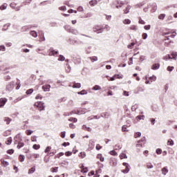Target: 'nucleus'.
Wrapping results in <instances>:
<instances>
[{
  "label": "nucleus",
  "instance_id": "obj_1",
  "mask_svg": "<svg viewBox=\"0 0 177 177\" xmlns=\"http://www.w3.org/2000/svg\"><path fill=\"white\" fill-rule=\"evenodd\" d=\"M93 32H96L97 34H102L103 31H104V28H103V26L95 25L93 28Z\"/></svg>",
  "mask_w": 177,
  "mask_h": 177
},
{
  "label": "nucleus",
  "instance_id": "obj_2",
  "mask_svg": "<svg viewBox=\"0 0 177 177\" xmlns=\"http://www.w3.org/2000/svg\"><path fill=\"white\" fill-rule=\"evenodd\" d=\"M48 56H54L55 57H59V51L55 50L53 48H50L48 50Z\"/></svg>",
  "mask_w": 177,
  "mask_h": 177
},
{
  "label": "nucleus",
  "instance_id": "obj_3",
  "mask_svg": "<svg viewBox=\"0 0 177 177\" xmlns=\"http://www.w3.org/2000/svg\"><path fill=\"white\" fill-rule=\"evenodd\" d=\"M146 142V137H143L141 140L138 141V143L136 144V147H145Z\"/></svg>",
  "mask_w": 177,
  "mask_h": 177
},
{
  "label": "nucleus",
  "instance_id": "obj_4",
  "mask_svg": "<svg viewBox=\"0 0 177 177\" xmlns=\"http://www.w3.org/2000/svg\"><path fill=\"white\" fill-rule=\"evenodd\" d=\"M15 88V82H9L6 86V91L8 92H12Z\"/></svg>",
  "mask_w": 177,
  "mask_h": 177
},
{
  "label": "nucleus",
  "instance_id": "obj_5",
  "mask_svg": "<svg viewBox=\"0 0 177 177\" xmlns=\"http://www.w3.org/2000/svg\"><path fill=\"white\" fill-rule=\"evenodd\" d=\"M73 114H81V110H73L71 112H64V117H69V115H73Z\"/></svg>",
  "mask_w": 177,
  "mask_h": 177
},
{
  "label": "nucleus",
  "instance_id": "obj_6",
  "mask_svg": "<svg viewBox=\"0 0 177 177\" xmlns=\"http://www.w3.org/2000/svg\"><path fill=\"white\" fill-rule=\"evenodd\" d=\"M35 106L39 109V111H42V110H45V103L39 101L35 104Z\"/></svg>",
  "mask_w": 177,
  "mask_h": 177
},
{
  "label": "nucleus",
  "instance_id": "obj_7",
  "mask_svg": "<svg viewBox=\"0 0 177 177\" xmlns=\"http://www.w3.org/2000/svg\"><path fill=\"white\" fill-rule=\"evenodd\" d=\"M8 102V99L5 97L0 98V108L3 107L5 104H6V102Z\"/></svg>",
  "mask_w": 177,
  "mask_h": 177
},
{
  "label": "nucleus",
  "instance_id": "obj_8",
  "mask_svg": "<svg viewBox=\"0 0 177 177\" xmlns=\"http://www.w3.org/2000/svg\"><path fill=\"white\" fill-rule=\"evenodd\" d=\"M42 89L44 92H49L50 91V84H46L42 86Z\"/></svg>",
  "mask_w": 177,
  "mask_h": 177
},
{
  "label": "nucleus",
  "instance_id": "obj_9",
  "mask_svg": "<svg viewBox=\"0 0 177 177\" xmlns=\"http://www.w3.org/2000/svg\"><path fill=\"white\" fill-rule=\"evenodd\" d=\"M170 34H171L170 36L168 37H165V41H168L169 40V38H175V37H176V32H170Z\"/></svg>",
  "mask_w": 177,
  "mask_h": 177
},
{
  "label": "nucleus",
  "instance_id": "obj_10",
  "mask_svg": "<svg viewBox=\"0 0 177 177\" xmlns=\"http://www.w3.org/2000/svg\"><path fill=\"white\" fill-rule=\"evenodd\" d=\"M88 147L91 150L93 149V147H95V141H93V140L89 141Z\"/></svg>",
  "mask_w": 177,
  "mask_h": 177
},
{
  "label": "nucleus",
  "instance_id": "obj_11",
  "mask_svg": "<svg viewBox=\"0 0 177 177\" xmlns=\"http://www.w3.org/2000/svg\"><path fill=\"white\" fill-rule=\"evenodd\" d=\"M90 6H96L97 5V1L96 0H91L89 1Z\"/></svg>",
  "mask_w": 177,
  "mask_h": 177
},
{
  "label": "nucleus",
  "instance_id": "obj_12",
  "mask_svg": "<svg viewBox=\"0 0 177 177\" xmlns=\"http://www.w3.org/2000/svg\"><path fill=\"white\" fill-rule=\"evenodd\" d=\"M152 70H158L160 68V64H154L151 67Z\"/></svg>",
  "mask_w": 177,
  "mask_h": 177
},
{
  "label": "nucleus",
  "instance_id": "obj_13",
  "mask_svg": "<svg viewBox=\"0 0 177 177\" xmlns=\"http://www.w3.org/2000/svg\"><path fill=\"white\" fill-rule=\"evenodd\" d=\"M1 162L3 165V167H8L9 165V162L6 161L5 159H1Z\"/></svg>",
  "mask_w": 177,
  "mask_h": 177
},
{
  "label": "nucleus",
  "instance_id": "obj_14",
  "mask_svg": "<svg viewBox=\"0 0 177 177\" xmlns=\"http://www.w3.org/2000/svg\"><path fill=\"white\" fill-rule=\"evenodd\" d=\"M21 147H24V142L19 141L18 145L17 146V149H21Z\"/></svg>",
  "mask_w": 177,
  "mask_h": 177
},
{
  "label": "nucleus",
  "instance_id": "obj_15",
  "mask_svg": "<svg viewBox=\"0 0 177 177\" xmlns=\"http://www.w3.org/2000/svg\"><path fill=\"white\" fill-rule=\"evenodd\" d=\"M67 43L69 44V45H75V39H73L71 38H70L67 40Z\"/></svg>",
  "mask_w": 177,
  "mask_h": 177
},
{
  "label": "nucleus",
  "instance_id": "obj_16",
  "mask_svg": "<svg viewBox=\"0 0 177 177\" xmlns=\"http://www.w3.org/2000/svg\"><path fill=\"white\" fill-rule=\"evenodd\" d=\"M30 35H32V37L34 38H37L38 37V34L35 30L30 31Z\"/></svg>",
  "mask_w": 177,
  "mask_h": 177
},
{
  "label": "nucleus",
  "instance_id": "obj_17",
  "mask_svg": "<svg viewBox=\"0 0 177 177\" xmlns=\"http://www.w3.org/2000/svg\"><path fill=\"white\" fill-rule=\"evenodd\" d=\"M4 122H6L7 125H9L12 122V119H10V118H5Z\"/></svg>",
  "mask_w": 177,
  "mask_h": 177
},
{
  "label": "nucleus",
  "instance_id": "obj_18",
  "mask_svg": "<svg viewBox=\"0 0 177 177\" xmlns=\"http://www.w3.org/2000/svg\"><path fill=\"white\" fill-rule=\"evenodd\" d=\"M100 89H102V87L99 85H95L92 88L93 91H100Z\"/></svg>",
  "mask_w": 177,
  "mask_h": 177
},
{
  "label": "nucleus",
  "instance_id": "obj_19",
  "mask_svg": "<svg viewBox=\"0 0 177 177\" xmlns=\"http://www.w3.org/2000/svg\"><path fill=\"white\" fill-rule=\"evenodd\" d=\"M72 88H81V84L80 83H74V84L72 86Z\"/></svg>",
  "mask_w": 177,
  "mask_h": 177
},
{
  "label": "nucleus",
  "instance_id": "obj_20",
  "mask_svg": "<svg viewBox=\"0 0 177 177\" xmlns=\"http://www.w3.org/2000/svg\"><path fill=\"white\" fill-rule=\"evenodd\" d=\"M10 27V24H6L3 27V31H6Z\"/></svg>",
  "mask_w": 177,
  "mask_h": 177
},
{
  "label": "nucleus",
  "instance_id": "obj_21",
  "mask_svg": "<svg viewBox=\"0 0 177 177\" xmlns=\"http://www.w3.org/2000/svg\"><path fill=\"white\" fill-rule=\"evenodd\" d=\"M66 60V57H64L62 55H59L58 61L59 62H64Z\"/></svg>",
  "mask_w": 177,
  "mask_h": 177
},
{
  "label": "nucleus",
  "instance_id": "obj_22",
  "mask_svg": "<svg viewBox=\"0 0 177 177\" xmlns=\"http://www.w3.org/2000/svg\"><path fill=\"white\" fill-rule=\"evenodd\" d=\"M25 158H26V157L24 155H20L19 156V160L20 162H24Z\"/></svg>",
  "mask_w": 177,
  "mask_h": 177
},
{
  "label": "nucleus",
  "instance_id": "obj_23",
  "mask_svg": "<svg viewBox=\"0 0 177 177\" xmlns=\"http://www.w3.org/2000/svg\"><path fill=\"white\" fill-rule=\"evenodd\" d=\"M118 5L119 6H116L117 9H118V8H122V5H124V1H118Z\"/></svg>",
  "mask_w": 177,
  "mask_h": 177
},
{
  "label": "nucleus",
  "instance_id": "obj_24",
  "mask_svg": "<svg viewBox=\"0 0 177 177\" xmlns=\"http://www.w3.org/2000/svg\"><path fill=\"white\" fill-rule=\"evenodd\" d=\"M131 10V6H127L126 9L124 10V14L127 15L128 13H129V10Z\"/></svg>",
  "mask_w": 177,
  "mask_h": 177
},
{
  "label": "nucleus",
  "instance_id": "obj_25",
  "mask_svg": "<svg viewBox=\"0 0 177 177\" xmlns=\"http://www.w3.org/2000/svg\"><path fill=\"white\" fill-rule=\"evenodd\" d=\"M171 59H174V60H176V59H177V53H171Z\"/></svg>",
  "mask_w": 177,
  "mask_h": 177
},
{
  "label": "nucleus",
  "instance_id": "obj_26",
  "mask_svg": "<svg viewBox=\"0 0 177 177\" xmlns=\"http://www.w3.org/2000/svg\"><path fill=\"white\" fill-rule=\"evenodd\" d=\"M162 174L163 175H165L166 174H168V169L167 167H163L162 169Z\"/></svg>",
  "mask_w": 177,
  "mask_h": 177
},
{
  "label": "nucleus",
  "instance_id": "obj_27",
  "mask_svg": "<svg viewBox=\"0 0 177 177\" xmlns=\"http://www.w3.org/2000/svg\"><path fill=\"white\" fill-rule=\"evenodd\" d=\"M136 119L137 120V121H140V120H145V115H138Z\"/></svg>",
  "mask_w": 177,
  "mask_h": 177
},
{
  "label": "nucleus",
  "instance_id": "obj_28",
  "mask_svg": "<svg viewBox=\"0 0 177 177\" xmlns=\"http://www.w3.org/2000/svg\"><path fill=\"white\" fill-rule=\"evenodd\" d=\"M79 157H81V158H85V157H86V153L85 152H80L79 153Z\"/></svg>",
  "mask_w": 177,
  "mask_h": 177
},
{
  "label": "nucleus",
  "instance_id": "obj_29",
  "mask_svg": "<svg viewBox=\"0 0 177 177\" xmlns=\"http://www.w3.org/2000/svg\"><path fill=\"white\" fill-rule=\"evenodd\" d=\"M88 91L86 90H82V91H80L77 93V95H87Z\"/></svg>",
  "mask_w": 177,
  "mask_h": 177
},
{
  "label": "nucleus",
  "instance_id": "obj_30",
  "mask_svg": "<svg viewBox=\"0 0 177 177\" xmlns=\"http://www.w3.org/2000/svg\"><path fill=\"white\" fill-rule=\"evenodd\" d=\"M77 110H80V114H85V113L88 112V111H91V110H86V109H77Z\"/></svg>",
  "mask_w": 177,
  "mask_h": 177
},
{
  "label": "nucleus",
  "instance_id": "obj_31",
  "mask_svg": "<svg viewBox=\"0 0 177 177\" xmlns=\"http://www.w3.org/2000/svg\"><path fill=\"white\" fill-rule=\"evenodd\" d=\"M122 172L123 174H128V172H129V167H126L125 169H122Z\"/></svg>",
  "mask_w": 177,
  "mask_h": 177
},
{
  "label": "nucleus",
  "instance_id": "obj_32",
  "mask_svg": "<svg viewBox=\"0 0 177 177\" xmlns=\"http://www.w3.org/2000/svg\"><path fill=\"white\" fill-rule=\"evenodd\" d=\"M8 8V4L4 3L1 6H0L1 10H5Z\"/></svg>",
  "mask_w": 177,
  "mask_h": 177
},
{
  "label": "nucleus",
  "instance_id": "obj_33",
  "mask_svg": "<svg viewBox=\"0 0 177 177\" xmlns=\"http://www.w3.org/2000/svg\"><path fill=\"white\" fill-rule=\"evenodd\" d=\"M130 30H133V31H138V26L135 25H131L130 26Z\"/></svg>",
  "mask_w": 177,
  "mask_h": 177
},
{
  "label": "nucleus",
  "instance_id": "obj_34",
  "mask_svg": "<svg viewBox=\"0 0 177 177\" xmlns=\"http://www.w3.org/2000/svg\"><path fill=\"white\" fill-rule=\"evenodd\" d=\"M90 60L93 63V62H97V57H90Z\"/></svg>",
  "mask_w": 177,
  "mask_h": 177
},
{
  "label": "nucleus",
  "instance_id": "obj_35",
  "mask_svg": "<svg viewBox=\"0 0 177 177\" xmlns=\"http://www.w3.org/2000/svg\"><path fill=\"white\" fill-rule=\"evenodd\" d=\"M40 147H41V146L39 145H37V144H35L32 146V149H34L35 150H38V149H39Z\"/></svg>",
  "mask_w": 177,
  "mask_h": 177
},
{
  "label": "nucleus",
  "instance_id": "obj_36",
  "mask_svg": "<svg viewBox=\"0 0 177 177\" xmlns=\"http://www.w3.org/2000/svg\"><path fill=\"white\" fill-rule=\"evenodd\" d=\"M68 121H70L71 122H77L78 120L75 118H71L68 119Z\"/></svg>",
  "mask_w": 177,
  "mask_h": 177
},
{
  "label": "nucleus",
  "instance_id": "obj_37",
  "mask_svg": "<svg viewBox=\"0 0 177 177\" xmlns=\"http://www.w3.org/2000/svg\"><path fill=\"white\" fill-rule=\"evenodd\" d=\"M34 131L28 129L26 131V135H28V136H30V135H31L32 133H33Z\"/></svg>",
  "mask_w": 177,
  "mask_h": 177
},
{
  "label": "nucleus",
  "instance_id": "obj_38",
  "mask_svg": "<svg viewBox=\"0 0 177 177\" xmlns=\"http://www.w3.org/2000/svg\"><path fill=\"white\" fill-rule=\"evenodd\" d=\"M17 85L16 89H20V86H21V84H20V80L17 79Z\"/></svg>",
  "mask_w": 177,
  "mask_h": 177
},
{
  "label": "nucleus",
  "instance_id": "obj_39",
  "mask_svg": "<svg viewBox=\"0 0 177 177\" xmlns=\"http://www.w3.org/2000/svg\"><path fill=\"white\" fill-rule=\"evenodd\" d=\"M34 92V89L30 88L26 91V95H31Z\"/></svg>",
  "mask_w": 177,
  "mask_h": 177
},
{
  "label": "nucleus",
  "instance_id": "obj_40",
  "mask_svg": "<svg viewBox=\"0 0 177 177\" xmlns=\"http://www.w3.org/2000/svg\"><path fill=\"white\" fill-rule=\"evenodd\" d=\"M158 19L160 20H164V19H165V14H160L159 16H158Z\"/></svg>",
  "mask_w": 177,
  "mask_h": 177
},
{
  "label": "nucleus",
  "instance_id": "obj_41",
  "mask_svg": "<svg viewBox=\"0 0 177 177\" xmlns=\"http://www.w3.org/2000/svg\"><path fill=\"white\" fill-rule=\"evenodd\" d=\"M70 32H71L72 34H74L75 35H77L78 34V30L75 29H72L70 30Z\"/></svg>",
  "mask_w": 177,
  "mask_h": 177
},
{
  "label": "nucleus",
  "instance_id": "obj_42",
  "mask_svg": "<svg viewBox=\"0 0 177 177\" xmlns=\"http://www.w3.org/2000/svg\"><path fill=\"white\" fill-rule=\"evenodd\" d=\"M35 172V167H32L28 170V174H34Z\"/></svg>",
  "mask_w": 177,
  "mask_h": 177
},
{
  "label": "nucleus",
  "instance_id": "obj_43",
  "mask_svg": "<svg viewBox=\"0 0 177 177\" xmlns=\"http://www.w3.org/2000/svg\"><path fill=\"white\" fill-rule=\"evenodd\" d=\"M140 136H142V133H140V132H137L134 135V138H140Z\"/></svg>",
  "mask_w": 177,
  "mask_h": 177
},
{
  "label": "nucleus",
  "instance_id": "obj_44",
  "mask_svg": "<svg viewBox=\"0 0 177 177\" xmlns=\"http://www.w3.org/2000/svg\"><path fill=\"white\" fill-rule=\"evenodd\" d=\"M124 24H131V20L126 19L123 21Z\"/></svg>",
  "mask_w": 177,
  "mask_h": 177
},
{
  "label": "nucleus",
  "instance_id": "obj_45",
  "mask_svg": "<svg viewBox=\"0 0 177 177\" xmlns=\"http://www.w3.org/2000/svg\"><path fill=\"white\" fill-rule=\"evenodd\" d=\"M167 145L169 146H174V140H172V139H169L167 142Z\"/></svg>",
  "mask_w": 177,
  "mask_h": 177
},
{
  "label": "nucleus",
  "instance_id": "obj_46",
  "mask_svg": "<svg viewBox=\"0 0 177 177\" xmlns=\"http://www.w3.org/2000/svg\"><path fill=\"white\" fill-rule=\"evenodd\" d=\"M17 5V4H16V3L12 2V3H11L10 4V8H12V9H15V8H16Z\"/></svg>",
  "mask_w": 177,
  "mask_h": 177
},
{
  "label": "nucleus",
  "instance_id": "obj_47",
  "mask_svg": "<svg viewBox=\"0 0 177 177\" xmlns=\"http://www.w3.org/2000/svg\"><path fill=\"white\" fill-rule=\"evenodd\" d=\"M12 138L10 137L8 140L6 142V145H11L12 144Z\"/></svg>",
  "mask_w": 177,
  "mask_h": 177
},
{
  "label": "nucleus",
  "instance_id": "obj_48",
  "mask_svg": "<svg viewBox=\"0 0 177 177\" xmlns=\"http://www.w3.org/2000/svg\"><path fill=\"white\" fill-rule=\"evenodd\" d=\"M74 42H75V45H81L82 44H84V42L81 41L75 40V39Z\"/></svg>",
  "mask_w": 177,
  "mask_h": 177
},
{
  "label": "nucleus",
  "instance_id": "obj_49",
  "mask_svg": "<svg viewBox=\"0 0 177 177\" xmlns=\"http://www.w3.org/2000/svg\"><path fill=\"white\" fill-rule=\"evenodd\" d=\"M153 166L151 163H147V168H148V169H151V168H153Z\"/></svg>",
  "mask_w": 177,
  "mask_h": 177
},
{
  "label": "nucleus",
  "instance_id": "obj_50",
  "mask_svg": "<svg viewBox=\"0 0 177 177\" xmlns=\"http://www.w3.org/2000/svg\"><path fill=\"white\" fill-rule=\"evenodd\" d=\"M1 50L2 52H5V50H6V48L5 47V46H3V45L0 46V51Z\"/></svg>",
  "mask_w": 177,
  "mask_h": 177
},
{
  "label": "nucleus",
  "instance_id": "obj_51",
  "mask_svg": "<svg viewBox=\"0 0 177 177\" xmlns=\"http://www.w3.org/2000/svg\"><path fill=\"white\" fill-rule=\"evenodd\" d=\"M65 156H66V157H70V156H73V152H71V151H66L65 153Z\"/></svg>",
  "mask_w": 177,
  "mask_h": 177
},
{
  "label": "nucleus",
  "instance_id": "obj_52",
  "mask_svg": "<svg viewBox=\"0 0 177 177\" xmlns=\"http://www.w3.org/2000/svg\"><path fill=\"white\" fill-rule=\"evenodd\" d=\"M104 30H106V31H110L111 28L109 25H105L104 28H103Z\"/></svg>",
  "mask_w": 177,
  "mask_h": 177
},
{
  "label": "nucleus",
  "instance_id": "obj_53",
  "mask_svg": "<svg viewBox=\"0 0 177 177\" xmlns=\"http://www.w3.org/2000/svg\"><path fill=\"white\" fill-rule=\"evenodd\" d=\"M120 158H121V160H122L124 158H128V156H127V154H125V153H122L120 155Z\"/></svg>",
  "mask_w": 177,
  "mask_h": 177
},
{
  "label": "nucleus",
  "instance_id": "obj_54",
  "mask_svg": "<svg viewBox=\"0 0 177 177\" xmlns=\"http://www.w3.org/2000/svg\"><path fill=\"white\" fill-rule=\"evenodd\" d=\"M57 169H59V167H53L51 169V172H57Z\"/></svg>",
  "mask_w": 177,
  "mask_h": 177
},
{
  "label": "nucleus",
  "instance_id": "obj_55",
  "mask_svg": "<svg viewBox=\"0 0 177 177\" xmlns=\"http://www.w3.org/2000/svg\"><path fill=\"white\" fill-rule=\"evenodd\" d=\"M138 23L139 24H146V22L143 21L142 18L139 19Z\"/></svg>",
  "mask_w": 177,
  "mask_h": 177
},
{
  "label": "nucleus",
  "instance_id": "obj_56",
  "mask_svg": "<svg viewBox=\"0 0 177 177\" xmlns=\"http://www.w3.org/2000/svg\"><path fill=\"white\" fill-rule=\"evenodd\" d=\"M145 30H149L150 28H151V26L150 25H146L144 26Z\"/></svg>",
  "mask_w": 177,
  "mask_h": 177
},
{
  "label": "nucleus",
  "instance_id": "obj_57",
  "mask_svg": "<svg viewBox=\"0 0 177 177\" xmlns=\"http://www.w3.org/2000/svg\"><path fill=\"white\" fill-rule=\"evenodd\" d=\"M52 149V147H47L46 148V149L44 150V153H48V151H50V149Z\"/></svg>",
  "mask_w": 177,
  "mask_h": 177
},
{
  "label": "nucleus",
  "instance_id": "obj_58",
  "mask_svg": "<svg viewBox=\"0 0 177 177\" xmlns=\"http://www.w3.org/2000/svg\"><path fill=\"white\" fill-rule=\"evenodd\" d=\"M156 154H161L162 153V151L161 150V149H157L156 150Z\"/></svg>",
  "mask_w": 177,
  "mask_h": 177
},
{
  "label": "nucleus",
  "instance_id": "obj_59",
  "mask_svg": "<svg viewBox=\"0 0 177 177\" xmlns=\"http://www.w3.org/2000/svg\"><path fill=\"white\" fill-rule=\"evenodd\" d=\"M13 153H15V150L13 149H9L7 151L8 154H13Z\"/></svg>",
  "mask_w": 177,
  "mask_h": 177
},
{
  "label": "nucleus",
  "instance_id": "obj_60",
  "mask_svg": "<svg viewBox=\"0 0 177 177\" xmlns=\"http://www.w3.org/2000/svg\"><path fill=\"white\" fill-rule=\"evenodd\" d=\"M168 59H171V55H167L163 57L164 60H167Z\"/></svg>",
  "mask_w": 177,
  "mask_h": 177
},
{
  "label": "nucleus",
  "instance_id": "obj_61",
  "mask_svg": "<svg viewBox=\"0 0 177 177\" xmlns=\"http://www.w3.org/2000/svg\"><path fill=\"white\" fill-rule=\"evenodd\" d=\"M147 33H143L142 34V39H147Z\"/></svg>",
  "mask_w": 177,
  "mask_h": 177
},
{
  "label": "nucleus",
  "instance_id": "obj_62",
  "mask_svg": "<svg viewBox=\"0 0 177 177\" xmlns=\"http://www.w3.org/2000/svg\"><path fill=\"white\" fill-rule=\"evenodd\" d=\"M31 141L37 142V136H34L31 137Z\"/></svg>",
  "mask_w": 177,
  "mask_h": 177
},
{
  "label": "nucleus",
  "instance_id": "obj_63",
  "mask_svg": "<svg viewBox=\"0 0 177 177\" xmlns=\"http://www.w3.org/2000/svg\"><path fill=\"white\" fill-rule=\"evenodd\" d=\"M95 149L96 150H100V149H102V146H100V145L97 144L95 146Z\"/></svg>",
  "mask_w": 177,
  "mask_h": 177
},
{
  "label": "nucleus",
  "instance_id": "obj_64",
  "mask_svg": "<svg viewBox=\"0 0 177 177\" xmlns=\"http://www.w3.org/2000/svg\"><path fill=\"white\" fill-rule=\"evenodd\" d=\"M110 154L111 155V156H117L118 154H117V152H115V151H110Z\"/></svg>",
  "mask_w": 177,
  "mask_h": 177
}]
</instances>
